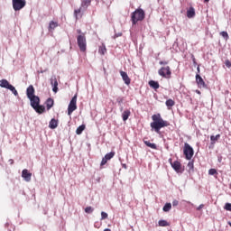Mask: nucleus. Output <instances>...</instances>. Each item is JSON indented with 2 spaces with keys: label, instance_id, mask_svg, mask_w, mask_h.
Here are the masks:
<instances>
[{
  "label": "nucleus",
  "instance_id": "nucleus-11",
  "mask_svg": "<svg viewBox=\"0 0 231 231\" xmlns=\"http://www.w3.org/2000/svg\"><path fill=\"white\" fill-rule=\"evenodd\" d=\"M51 85L52 86V91L53 93H57L59 91V82L57 81V77L51 76Z\"/></svg>",
  "mask_w": 231,
  "mask_h": 231
},
{
  "label": "nucleus",
  "instance_id": "nucleus-38",
  "mask_svg": "<svg viewBox=\"0 0 231 231\" xmlns=\"http://www.w3.org/2000/svg\"><path fill=\"white\" fill-rule=\"evenodd\" d=\"M107 219V213L102 211L101 212V220Z\"/></svg>",
  "mask_w": 231,
  "mask_h": 231
},
{
  "label": "nucleus",
  "instance_id": "nucleus-8",
  "mask_svg": "<svg viewBox=\"0 0 231 231\" xmlns=\"http://www.w3.org/2000/svg\"><path fill=\"white\" fill-rule=\"evenodd\" d=\"M76 109H77V95H75V96L71 98V100H70V102H69V106H68V115L70 116V115L73 113V111H76Z\"/></svg>",
  "mask_w": 231,
  "mask_h": 231
},
{
  "label": "nucleus",
  "instance_id": "nucleus-16",
  "mask_svg": "<svg viewBox=\"0 0 231 231\" xmlns=\"http://www.w3.org/2000/svg\"><path fill=\"white\" fill-rule=\"evenodd\" d=\"M171 167L173 168L175 172H178V173L182 172L181 171V162H180L179 161L173 162V163H171Z\"/></svg>",
  "mask_w": 231,
  "mask_h": 231
},
{
  "label": "nucleus",
  "instance_id": "nucleus-4",
  "mask_svg": "<svg viewBox=\"0 0 231 231\" xmlns=\"http://www.w3.org/2000/svg\"><path fill=\"white\" fill-rule=\"evenodd\" d=\"M77 42L80 51H83V52L86 51L87 50L86 34L84 33L79 34L77 37Z\"/></svg>",
  "mask_w": 231,
  "mask_h": 231
},
{
  "label": "nucleus",
  "instance_id": "nucleus-28",
  "mask_svg": "<svg viewBox=\"0 0 231 231\" xmlns=\"http://www.w3.org/2000/svg\"><path fill=\"white\" fill-rule=\"evenodd\" d=\"M218 138H221V134L211 135L210 136L211 143L212 144L216 143V142H217Z\"/></svg>",
  "mask_w": 231,
  "mask_h": 231
},
{
  "label": "nucleus",
  "instance_id": "nucleus-3",
  "mask_svg": "<svg viewBox=\"0 0 231 231\" xmlns=\"http://www.w3.org/2000/svg\"><path fill=\"white\" fill-rule=\"evenodd\" d=\"M0 88H5V89H9V91H12L14 97H19V93L17 92V89H15V87L11 85L10 82H8V80L6 79L0 80Z\"/></svg>",
  "mask_w": 231,
  "mask_h": 231
},
{
  "label": "nucleus",
  "instance_id": "nucleus-21",
  "mask_svg": "<svg viewBox=\"0 0 231 231\" xmlns=\"http://www.w3.org/2000/svg\"><path fill=\"white\" fill-rule=\"evenodd\" d=\"M129 116H131V111L130 110H125L122 114V118L124 122H127L129 119Z\"/></svg>",
  "mask_w": 231,
  "mask_h": 231
},
{
  "label": "nucleus",
  "instance_id": "nucleus-6",
  "mask_svg": "<svg viewBox=\"0 0 231 231\" xmlns=\"http://www.w3.org/2000/svg\"><path fill=\"white\" fill-rule=\"evenodd\" d=\"M12 3L14 12H19V10H23L26 6V0H12Z\"/></svg>",
  "mask_w": 231,
  "mask_h": 231
},
{
  "label": "nucleus",
  "instance_id": "nucleus-49",
  "mask_svg": "<svg viewBox=\"0 0 231 231\" xmlns=\"http://www.w3.org/2000/svg\"><path fill=\"white\" fill-rule=\"evenodd\" d=\"M77 32H78V33H82L81 30H78Z\"/></svg>",
  "mask_w": 231,
  "mask_h": 231
},
{
  "label": "nucleus",
  "instance_id": "nucleus-19",
  "mask_svg": "<svg viewBox=\"0 0 231 231\" xmlns=\"http://www.w3.org/2000/svg\"><path fill=\"white\" fill-rule=\"evenodd\" d=\"M34 111H36V113H38L39 115H42V113H44V111H46V108L44 107V106L38 104V106H36L35 108H33Z\"/></svg>",
  "mask_w": 231,
  "mask_h": 231
},
{
  "label": "nucleus",
  "instance_id": "nucleus-37",
  "mask_svg": "<svg viewBox=\"0 0 231 231\" xmlns=\"http://www.w3.org/2000/svg\"><path fill=\"white\" fill-rule=\"evenodd\" d=\"M220 35H221L222 37H224V39L228 40V32L223 31V32H220Z\"/></svg>",
  "mask_w": 231,
  "mask_h": 231
},
{
  "label": "nucleus",
  "instance_id": "nucleus-48",
  "mask_svg": "<svg viewBox=\"0 0 231 231\" xmlns=\"http://www.w3.org/2000/svg\"><path fill=\"white\" fill-rule=\"evenodd\" d=\"M196 93H197L198 95H201V91H199V90H196Z\"/></svg>",
  "mask_w": 231,
  "mask_h": 231
},
{
  "label": "nucleus",
  "instance_id": "nucleus-39",
  "mask_svg": "<svg viewBox=\"0 0 231 231\" xmlns=\"http://www.w3.org/2000/svg\"><path fill=\"white\" fill-rule=\"evenodd\" d=\"M178 205H180V201H178L177 199H174L172 201V207H178Z\"/></svg>",
  "mask_w": 231,
  "mask_h": 231
},
{
  "label": "nucleus",
  "instance_id": "nucleus-20",
  "mask_svg": "<svg viewBox=\"0 0 231 231\" xmlns=\"http://www.w3.org/2000/svg\"><path fill=\"white\" fill-rule=\"evenodd\" d=\"M49 127L51 129H57L59 127V122L55 118H52L49 123Z\"/></svg>",
  "mask_w": 231,
  "mask_h": 231
},
{
  "label": "nucleus",
  "instance_id": "nucleus-10",
  "mask_svg": "<svg viewBox=\"0 0 231 231\" xmlns=\"http://www.w3.org/2000/svg\"><path fill=\"white\" fill-rule=\"evenodd\" d=\"M29 100L31 102V106L33 108H36L38 104H41V98L39 96H33L32 97H29Z\"/></svg>",
  "mask_w": 231,
  "mask_h": 231
},
{
  "label": "nucleus",
  "instance_id": "nucleus-1",
  "mask_svg": "<svg viewBox=\"0 0 231 231\" xmlns=\"http://www.w3.org/2000/svg\"><path fill=\"white\" fill-rule=\"evenodd\" d=\"M152 123L150 124L151 128L155 131V133H160V130L163 127H169L171 124L162 118L160 114L153 115L152 116Z\"/></svg>",
  "mask_w": 231,
  "mask_h": 231
},
{
  "label": "nucleus",
  "instance_id": "nucleus-45",
  "mask_svg": "<svg viewBox=\"0 0 231 231\" xmlns=\"http://www.w3.org/2000/svg\"><path fill=\"white\" fill-rule=\"evenodd\" d=\"M9 163H10V165H14V160H13V159H10V160H9Z\"/></svg>",
  "mask_w": 231,
  "mask_h": 231
},
{
  "label": "nucleus",
  "instance_id": "nucleus-51",
  "mask_svg": "<svg viewBox=\"0 0 231 231\" xmlns=\"http://www.w3.org/2000/svg\"><path fill=\"white\" fill-rule=\"evenodd\" d=\"M208 1H210V0H204V3H208Z\"/></svg>",
  "mask_w": 231,
  "mask_h": 231
},
{
  "label": "nucleus",
  "instance_id": "nucleus-25",
  "mask_svg": "<svg viewBox=\"0 0 231 231\" xmlns=\"http://www.w3.org/2000/svg\"><path fill=\"white\" fill-rule=\"evenodd\" d=\"M89 5H91V0H83L81 2V8H84L86 10V8L89 6Z\"/></svg>",
  "mask_w": 231,
  "mask_h": 231
},
{
  "label": "nucleus",
  "instance_id": "nucleus-41",
  "mask_svg": "<svg viewBox=\"0 0 231 231\" xmlns=\"http://www.w3.org/2000/svg\"><path fill=\"white\" fill-rule=\"evenodd\" d=\"M116 102L119 104H122V102H124V98L123 97H117Z\"/></svg>",
  "mask_w": 231,
  "mask_h": 231
},
{
  "label": "nucleus",
  "instance_id": "nucleus-22",
  "mask_svg": "<svg viewBox=\"0 0 231 231\" xmlns=\"http://www.w3.org/2000/svg\"><path fill=\"white\" fill-rule=\"evenodd\" d=\"M150 88H152V89H159L160 88V83L158 81L150 80L149 81Z\"/></svg>",
  "mask_w": 231,
  "mask_h": 231
},
{
  "label": "nucleus",
  "instance_id": "nucleus-46",
  "mask_svg": "<svg viewBox=\"0 0 231 231\" xmlns=\"http://www.w3.org/2000/svg\"><path fill=\"white\" fill-rule=\"evenodd\" d=\"M169 162H170V164L172 166V163H174V162H172V159L171 158H170L169 159Z\"/></svg>",
  "mask_w": 231,
  "mask_h": 231
},
{
  "label": "nucleus",
  "instance_id": "nucleus-36",
  "mask_svg": "<svg viewBox=\"0 0 231 231\" xmlns=\"http://www.w3.org/2000/svg\"><path fill=\"white\" fill-rule=\"evenodd\" d=\"M224 208L225 210L231 212V203H226Z\"/></svg>",
  "mask_w": 231,
  "mask_h": 231
},
{
  "label": "nucleus",
  "instance_id": "nucleus-26",
  "mask_svg": "<svg viewBox=\"0 0 231 231\" xmlns=\"http://www.w3.org/2000/svg\"><path fill=\"white\" fill-rule=\"evenodd\" d=\"M86 129V125H79L76 130V134H80L81 133H84V130Z\"/></svg>",
  "mask_w": 231,
  "mask_h": 231
},
{
  "label": "nucleus",
  "instance_id": "nucleus-18",
  "mask_svg": "<svg viewBox=\"0 0 231 231\" xmlns=\"http://www.w3.org/2000/svg\"><path fill=\"white\" fill-rule=\"evenodd\" d=\"M196 16V10L194 7H189V9L187 11V17L189 19H192V17Z\"/></svg>",
  "mask_w": 231,
  "mask_h": 231
},
{
  "label": "nucleus",
  "instance_id": "nucleus-5",
  "mask_svg": "<svg viewBox=\"0 0 231 231\" xmlns=\"http://www.w3.org/2000/svg\"><path fill=\"white\" fill-rule=\"evenodd\" d=\"M184 155L186 160H192V156H194V148L188 143H184Z\"/></svg>",
  "mask_w": 231,
  "mask_h": 231
},
{
  "label": "nucleus",
  "instance_id": "nucleus-47",
  "mask_svg": "<svg viewBox=\"0 0 231 231\" xmlns=\"http://www.w3.org/2000/svg\"><path fill=\"white\" fill-rule=\"evenodd\" d=\"M194 66H198V62H196V60H193Z\"/></svg>",
  "mask_w": 231,
  "mask_h": 231
},
{
  "label": "nucleus",
  "instance_id": "nucleus-29",
  "mask_svg": "<svg viewBox=\"0 0 231 231\" xmlns=\"http://www.w3.org/2000/svg\"><path fill=\"white\" fill-rule=\"evenodd\" d=\"M171 208H172V204L171 203H166L163 208L162 210L163 212H170Z\"/></svg>",
  "mask_w": 231,
  "mask_h": 231
},
{
  "label": "nucleus",
  "instance_id": "nucleus-14",
  "mask_svg": "<svg viewBox=\"0 0 231 231\" xmlns=\"http://www.w3.org/2000/svg\"><path fill=\"white\" fill-rule=\"evenodd\" d=\"M196 82L199 86V88H206L207 85L205 84V81L203 80V78L199 74H196Z\"/></svg>",
  "mask_w": 231,
  "mask_h": 231
},
{
  "label": "nucleus",
  "instance_id": "nucleus-35",
  "mask_svg": "<svg viewBox=\"0 0 231 231\" xmlns=\"http://www.w3.org/2000/svg\"><path fill=\"white\" fill-rule=\"evenodd\" d=\"M188 169H189V171H194V162H188Z\"/></svg>",
  "mask_w": 231,
  "mask_h": 231
},
{
  "label": "nucleus",
  "instance_id": "nucleus-30",
  "mask_svg": "<svg viewBox=\"0 0 231 231\" xmlns=\"http://www.w3.org/2000/svg\"><path fill=\"white\" fill-rule=\"evenodd\" d=\"M57 26H59V23H57V22L51 21L49 25V30H53L57 28Z\"/></svg>",
  "mask_w": 231,
  "mask_h": 231
},
{
  "label": "nucleus",
  "instance_id": "nucleus-50",
  "mask_svg": "<svg viewBox=\"0 0 231 231\" xmlns=\"http://www.w3.org/2000/svg\"><path fill=\"white\" fill-rule=\"evenodd\" d=\"M123 167H124L125 169H127V166H126L125 164H123Z\"/></svg>",
  "mask_w": 231,
  "mask_h": 231
},
{
  "label": "nucleus",
  "instance_id": "nucleus-27",
  "mask_svg": "<svg viewBox=\"0 0 231 231\" xmlns=\"http://www.w3.org/2000/svg\"><path fill=\"white\" fill-rule=\"evenodd\" d=\"M160 226H171V224L167 220L161 219L158 222Z\"/></svg>",
  "mask_w": 231,
  "mask_h": 231
},
{
  "label": "nucleus",
  "instance_id": "nucleus-13",
  "mask_svg": "<svg viewBox=\"0 0 231 231\" xmlns=\"http://www.w3.org/2000/svg\"><path fill=\"white\" fill-rule=\"evenodd\" d=\"M120 75L125 82V84H126V86H129V84H131V79L129 78V76L126 74L125 71L121 70L120 71Z\"/></svg>",
  "mask_w": 231,
  "mask_h": 231
},
{
  "label": "nucleus",
  "instance_id": "nucleus-42",
  "mask_svg": "<svg viewBox=\"0 0 231 231\" xmlns=\"http://www.w3.org/2000/svg\"><path fill=\"white\" fill-rule=\"evenodd\" d=\"M159 64H161V66H167V64H169V62H167V61H160Z\"/></svg>",
  "mask_w": 231,
  "mask_h": 231
},
{
  "label": "nucleus",
  "instance_id": "nucleus-7",
  "mask_svg": "<svg viewBox=\"0 0 231 231\" xmlns=\"http://www.w3.org/2000/svg\"><path fill=\"white\" fill-rule=\"evenodd\" d=\"M158 73H159L160 77H162L163 79H169L171 75V67L170 66L162 67L158 70Z\"/></svg>",
  "mask_w": 231,
  "mask_h": 231
},
{
  "label": "nucleus",
  "instance_id": "nucleus-31",
  "mask_svg": "<svg viewBox=\"0 0 231 231\" xmlns=\"http://www.w3.org/2000/svg\"><path fill=\"white\" fill-rule=\"evenodd\" d=\"M165 104L170 108V107H172L174 106L175 102L172 99H167Z\"/></svg>",
  "mask_w": 231,
  "mask_h": 231
},
{
  "label": "nucleus",
  "instance_id": "nucleus-17",
  "mask_svg": "<svg viewBox=\"0 0 231 231\" xmlns=\"http://www.w3.org/2000/svg\"><path fill=\"white\" fill-rule=\"evenodd\" d=\"M53 104H55V102L53 101V98L49 97L46 102V107H47V111H50V109H51L53 107Z\"/></svg>",
  "mask_w": 231,
  "mask_h": 231
},
{
  "label": "nucleus",
  "instance_id": "nucleus-44",
  "mask_svg": "<svg viewBox=\"0 0 231 231\" xmlns=\"http://www.w3.org/2000/svg\"><path fill=\"white\" fill-rule=\"evenodd\" d=\"M199 73H201L200 69H199V65L197 66V75H199Z\"/></svg>",
  "mask_w": 231,
  "mask_h": 231
},
{
  "label": "nucleus",
  "instance_id": "nucleus-40",
  "mask_svg": "<svg viewBox=\"0 0 231 231\" xmlns=\"http://www.w3.org/2000/svg\"><path fill=\"white\" fill-rule=\"evenodd\" d=\"M225 65L226 66V68H231V61L230 60H226Z\"/></svg>",
  "mask_w": 231,
  "mask_h": 231
},
{
  "label": "nucleus",
  "instance_id": "nucleus-23",
  "mask_svg": "<svg viewBox=\"0 0 231 231\" xmlns=\"http://www.w3.org/2000/svg\"><path fill=\"white\" fill-rule=\"evenodd\" d=\"M98 53L100 55H106V53H107V49L106 48V44L103 43L101 46H99Z\"/></svg>",
  "mask_w": 231,
  "mask_h": 231
},
{
  "label": "nucleus",
  "instance_id": "nucleus-33",
  "mask_svg": "<svg viewBox=\"0 0 231 231\" xmlns=\"http://www.w3.org/2000/svg\"><path fill=\"white\" fill-rule=\"evenodd\" d=\"M208 174H209V176H216V175H217V171L216 169H209Z\"/></svg>",
  "mask_w": 231,
  "mask_h": 231
},
{
  "label": "nucleus",
  "instance_id": "nucleus-2",
  "mask_svg": "<svg viewBox=\"0 0 231 231\" xmlns=\"http://www.w3.org/2000/svg\"><path fill=\"white\" fill-rule=\"evenodd\" d=\"M145 19V12L143 9H136L134 13H132L131 15V21L132 23L134 25L136 24L139 21H143Z\"/></svg>",
  "mask_w": 231,
  "mask_h": 231
},
{
  "label": "nucleus",
  "instance_id": "nucleus-34",
  "mask_svg": "<svg viewBox=\"0 0 231 231\" xmlns=\"http://www.w3.org/2000/svg\"><path fill=\"white\" fill-rule=\"evenodd\" d=\"M80 12H82V6L79 7V9L74 10V15L76 19H79V14H80Z\"/></svg>",
  "mask_w": 231,
  "mask_h": 231
},
{
  "label": "nucleus",
  "instance_id": "nucleus-12",
  "mask_svg": "<svg viewBox=\"0 0 231 231\" xmlns=\"http://www.w3.org/2000/svg\"><path fill=\"white\" fill-rule=\"evenodd\" d=\"M26 95L27 98H32V97H35V88L32 85H30L26 89Z\"/></svg>",
  "mask_w": 231,
  "mask_h": 231
},
{
  "label": "nucleus",
  "instance_id": "nucleus-15",
  "mask_svg": "<svg viewBox=\"0 0 231 231\" xmlns=\"http://www.w3.org/2000/svg\"><path fill=\"white\" fill-rule=\"evenodd\" d=\"M22 178H23L24 181H32V173L28 170H23Z\"/></svg>",
  "mask_w": 231,
  "mask_h": 231
},
{
  "label": "nucleus",
  "instance_id": "nucleus-32",
  "mask_svg": "<svg viewBox=\"0 0 231 231\" xmlns=\"http://www.w3.org/2000/svg\"><path fill=\"white\" fill-rule=\"evenodd\" d=\"M94 210H95V208H93L91 206L87 207V208H85L86 214H93V211H94Z\"/></svg>",
  "mask_w": 231,
  "mask_h": 231
},
{
  "label": "nucleus",
  "instance_id": "nucleus-24",
  "mask_svg": "<svg viewBox=\"0 0 231 231\" xmlns=\"http://www.w3.org/2000/svg\"><path fill=\"white\" fill-rule=\"evenodd\" d=\"M144 144L147 146V147H150V149H158V146L156 145V143H152L149 141H144Z\"/></svg>",
  "mask_w": 231,
  "mask_h": 231
},
{
  "label": "nucleus",
  "instance_id": "nucleus-52",
  "mask_svg": "<svg viewBox=\"0 0 231 231\" xmlns=\"http://www.w3.org/2000/svg\"><path fill=\"white\" fill-rule=\"evenodd\" d=\"M39 73H44V70H41Z\"/></svg>",
  "mask_w": 231,
  "mask_h": 231
},
{
  "label": "nucleus",
  "instance_id": "nucleus-43",
  "mask_svg": "<svg viewBox=\"0 0 231 231\" xmlns=\"http://www.w3.org/2000/svg\"><path fill=\"white\" fill-rule=\"evenodd\" d=\"M205 205L204 204H200L197 210H201V208H204Z\"/></svg>",
  "mask_w": 231,
  "mask_h": 231
},
{
  "label": "nucleus",
  "instance_id": "nucleus-9",
  "mask_svg": "<svg viewBox=\"0 0 231 231\" xmlns=\"http://www.w3.org/2000/svg\"><path fill=\"white\" fill-rule=\"evenodd\" d=\"M112 158H115V152H110L106 153V154L102 158V161H101L100 165H101V166L106 165V163H107V162H109V160H112Z\"/></svg>",
  "mask_w": 231,
  "mask_h": 231
}]
</instances>
